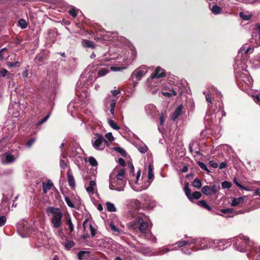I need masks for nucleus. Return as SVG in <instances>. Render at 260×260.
Here are the masks:
<instances>
[{
	"instance_id": "f257e3e1",
	"label": "nucleus",
	"mask_w": 260,
	"mask_h": 260,
	"mask_svg": "<svg viewBox=\"0 0 260 260\" xmlns=\"http://www.w3.org/2000/svg\"><path fill=\"white\" fill-rule=\"evenodd\" d=\"M240 52H239L238 56L236 57L234 65L235 76L239 83L245 88H250L252 85L253 80L246 70L245 61L240 60Z\"/></svg>"
},
{
	"instance_id": "f03ea898",
	"label": "nucleus",
	"mask_w": 260,
	"mask_h": 260,
	"mask_svg": "<svg viewBox=\"0 0 260 260\" xmlns=\"http://www.w3.org/2000/svg\"><path fill=\"white\" fill-rule=\"evenodd\" d=\"M135 218V220L129 222L128 226L130 230L138 233L139 237L150 230L152 224L147 216L139 214Z\"/></svg>"
},
{
	"instance_id": "7ed1b4c3",
	"label": "nucleus",
	"mask_w": 260,
	"mask_h": 260,
	"mask_svg": "<svg viewBox=\"0 0 260 260\" xmlns=\"http://www.w3.org/2000/svg\"><path fill=\"white\" fill-rule=\"evenodd\" d=\"M153 170V166L151 164H149L148 166V179L142 184H141L139 182V179L141 176V170L139 169L137 172V176L135 182L133 183L129 182L131 188L134 191L137 192L141 191L143 190L147 189L154 179V174Z\"/></svg>"
},
{
	"instance_id": "20e7f679",
	"label": "nucleus",
	"mask_w": 260,
	"mask_h": 260,
	"mask_svg": "<svg viewBox=\"0 0 260 260\" xmlns=\"http://www.w3.org/2000/svg\"><path fill=\"white\" fill-rule=\"evenodd\" d=\"M234 246L235 248L238 251L241 252H244L249 251V253H247V256L250 257V253L252 252V250L254 249V247L251 245V242L249 241L248 237L246 236L239 237L233 239Z\"/></svg>"
},
{
	"instance_id": "39448f33",
	"label": "nucleus",
	"mask_w": 260,
	"mask_h": 260,
	"mask_svg": "<svg viewBox=\"0 0 260 260\" xmlns=\"http://www.w3.org/2000/svg\"><path fill=\"white\" fill-rule=\"evenodd\" d=\"M47 213L48 215L51 216V223L52 228L55 229H59L62 224V218L63 214L58 208L50 206L47 209Z\"/></svg>"
},
{
	"instance_id": "423d86ee",
	"label": "nucleus",
	"mask_w": 260,
	"mask_h": 260,
	"mask_svg": "<svg viewBox=\"0 0 260 260\" xmlns=\"http://www.w3.org/2000/svg\"><path fill=\"white\" fill-rule=\"evenodd\" d=\"M183 92V87L182 85L180 83H177L176 85L172 86L171 87H165L163 88L162 94L164 96L168 98H171L175 96L177 94L182 95Z\"/></svg>"
},
{
	"instance_id": "0eeeda50",
	"label": "nucleus",
	"mask_w": 260,
	"mask_h": 260,
	"mask_svg": "<svg viewBox=\"0 0 260 260\" xmlns=\"http://www.w3.org/2000/svg\"><path fill=\"white\" fill-rule=\"evenodd\" d=\"M69 155L75 161L79 162L83 160V150L78 145H73L69 150Z\"/></svg>"
},
{
	"instance_id": "6e6552de",
	"label": "nucleus",
	"mask_w": 260,
	"mask_h": 260,
	"mask_svg": "<svg viewBox=\"0 0 260 260\" xmlns=\"http://www.w3.org/2000/svg\"><path fill=\"white\" fill-rule=\"evenodd\" d=\"M92 144L96 150H102L108 144V142L102 135L96 134L95 137L92 139Z\"/></svg>"
},
{
	"instance_id": "1a4fd4ad",
	"label": "nucleus",
	"mask_w": 260,
	"mask_h": 260,
	"mask_svg": "<svg viewBox=\"0 0 260 260\" xmlns=\"http://www.w3.org/2000/svg\"><path fill=\"white\" fill-rule=\"evenodd\" d=\"M19 156V152L18 150H11L7 152L4 154V159H3V163L5 165H9L12 164L18 158Z\"/></svg>"
},
{
	"instance_id": "9d476101",
	"label": "nucleus",
	"mask_w": 260,
	"mask_h": 260,
	"mask_svg": "<svg viewBox=\"0 0 260 260\" xmlns=\"http://www.w3.org/2000/svg\"><path fill=\"white\" fill-rule=\"evenodd\" d=\"M199 246L197 250H206L210 248H215V240L209 239L207 238H199Z\"/></svg>"
},
{
	"instance_id": "9b49d317",
	"label": "nucleus",
	"mask_w": 260,
	"mask_h": 260,
	"mask_svg": "<svg viewBox=\"0 0 260 260\" xmlns=\"http://www.w3.org/2000/svg\"><path fill=\"white\" fill-rule=\"evenodd\" d=\"M118 100V98L112 97L110 94L107 95L104 100V104L105 110L110 109V112L112 115L114 114V108Z\"/></svg>"
},
{
	"instance_id": "f8f14e48",
	"label": "nucleus",
	"mask_w": 260,
	"mask_h": 260,
	"mask_svg": "<svg viewBox=\"0 0 260 260\" xmlns=\"http://www.w3.org/2000/svg\"><path fill=\"white\" fill-rule=\"evenodd\" d=\"M126 183V181H119L112 178L110 180L109 188L112 190L122 191L124 190Z\"/></svg>"
},
{
	"instance_id": "ddd939ff",
	"label": "nucleus",
	"mask_w": 260,
	"mask_h": 260,
	"mask_svg": "<svg viewBox=\"0 0 260 260\" xmlns=\"http://www.w3.org/2000/svg\"><path fill=\"white\" fill-rule=\"evenodd\" d=\"M137 52L134 49H132L131 51V56L129 57V59H127L125 61V66L121 67H111L110 69L112 71L114 72H119L122 71V70L126 69L129 64H131L132 62L135 59L136 57Z\"/></svg>"
},
{
	"instance_id": "4468645a",
	"label": "nucleus",
	"mask_w": 260,
	"mask_h": 260,
	"mask_svg": "<svg viewBox=\"0 0 260 260\" xmlns=\"http://www.w3.org/2000/svg\"><path fill=\"white\" fill-rule=\"evenodd\" d=\"M219 189V185L212 184L211 186L208 185L204 186L202 188V191L205 195L211 196L216 194Z\"/></svg>"
},
{
	"instance_id": "2eb2a0df",
	"label": "nucleus",
	"mask_w": 260,
	"mask_h": 260,
	"mask_svg": "<svg viewBox=\"0 0 260 260\" xmlns=\"http://www.w3.org/2000/svg\"><path fill=\"white\" fill-rule=\"evenodd\" d=\"M140 202L137 199H132L129 202V206L134 208V210H130L128 212V215H131L132 217H136V215L139 214H141V213H138L137 212V210L140 207Z\"/></svg>"
},
{
	"instance_id": "dca6fc26",
	"label": "nucleus",
	"mask_w": 260,
	"mask_h": 260,
	"mask_svg": "<svg viewBox=\"0 0 260 260\" xmlns=\"http://www.w3.org/2000/svg\"><path fill=\"white\" fill-rule=\"evenodd\" d=\"M143 69H146L145 67L141 66L133 72L131 74L130 79L132 80L135 79L136 81H140L143 76L147 73V71H144L142 70Z\"/></svg>"
},
{
	"instance_id": "f3484780",
	"label": "nucleus",
	"mask_w": 260,
	"mask_h": 260,
	"mask_svg": "<svg viewBox=\"0 0 260 260\" xmlns=\"http://www.w3.org/2000/svg\"><path fill=\"white\" fill-rule=\"evenodd\" d=\"M232 239H227V240H215V248H217L219 250H223L226 249L228 246H226V244H231L232 243Z\"/></svg>"
},
{
	"instance_id": "a211bd4d",
	"label": "nucleus",
	"mask_w": 260,
	"mask_h": 260,
	"mask_svg": "<svg viewBox=\"0 0 260 260\" xmlns=\"http://www.w3.org/2000/svg\"><path fill=\"white\" fill-rule=\"evenodd\" d=\"M87 77H83V76H82L80 79V82H86V83L85 84H84V85L86 86V87H88L89 85L92 84V83H93V82L94 81V80H95V75L93 74V73H89V75H88V78L86 79Z\"/></svg>"
},
{
	"instance_id": "6ab92c4d",
	"label": "nucleus",
	"mask_w": 260,
	"mask_h": 260,
	"mask_svg": "<svg viewBox=\"0 0 260 260\" xmlns=\"http://www.w3.org/2000/svg\"><path fill=\"white\" fill-rule=\"evenodd\" d=\"M166 75L165 70L160 67H157L155 69L154 72L151 76V79L152 80L159 79L165 77Z\"/></svg>"
},
{
	"instance_id": "aec40b11",
	"label": "nucleus",
	"mask_w": 260,
	"mask_h": 260,
	"mask_svg": "<svg viewBox=\"0 0 260 260\" xmlns=\"http://www.w3.org/2000/svg\"><path fill=\"white\" fill-rule=\"evenodd\" d=\"M85 187L88 194H93L95 193V189L96 187L95 181L90 180L88 184H85Z\"/></svg>"
},
{
	"instance_id": "412c9836",
	"label": "nucleus",
	"mask_w": 260,
	"mask_h": 260,
	"mask_svg": "<svg viewBox=\"0 0 260 260\" xmlns=\"http://www.w3.org/2000/svg\"><path fill=\"white\" fill-rule=\"evenodd\" d=\"M13 104H10L8 108V111L12 116L15 118H17L20 116L21 111L18 110V108L13 107Z\"/></svg>"
},
{
	"instance_id": "4be33fe9",
	"label": "nucleus",
	"mask_w": 260,
	"mask_h": 260,
	"mask_svg": "<svg viewBox=\"0 0 260 260\" xmlns=\"http://www.w3.org/2000/svg\"><path fill=\"white\" fill-rule=\"evenodd\" d=\"M90 254V251L80 250L77 253V257L79 260H88L91 258Z\"/></svg>"
},
{
	"instance_id": "5701e85b",
	"label": "nucleus",
	"mask_w": 260,
	"mask_h": 260,
	"mask_svg": "<svg viewBox=\"0 0 260 260\" xmlns=\"http://www.w3.org/2000/svg\"><path fill=\"white\" fill-rule=\"evenodd\" d=\"M140 237L144 238L154 243H156L157 241L156 238L152 234V233L150 232V230L145 233V234L141 235L140 236Z\"/></svg>"
},
{
	"instance_id": "b1692460",
	"label": "nucleus",
	"mask_w": 260,
	"mask_h": 260,
	"mask_svg": "<svg viewBox=\"0 0 260 260\" xmlns=\"http://www.w3.org/2000/svg\"><path fill=\"white\" fill-rule=\"evenodd\" d=\"M254 31L252 34V37L253 38L255 36H256V33L258 35V40L256 41L255 47H258L260 45V24L257 23L255 25L254 28H253Z\"/></svg>"
},
{
	"instance_id": "393cba45",
	"label": "nucleus",
	"mask_w": 260,
	"mask_h": 260,
	"mask_svg": "<svg viewBox=\"0 0 260 260\" xmlns=\"http://www.w3.org/2000/svg\"><path fill=\"white\" fill-rule=\"evenodd\" d=\"M145 110L148 115L153 117L156 112V107L153 104H149L145 107Z\"/></svg>"
},
{
	"instance_id": "a878e982",
	"label": "nucleus",
	"mask_w": 260,
	"mask_h": 260,
	"mask_svg": "<svg viewBox=\"0 0 260 260\" xmlns=\"http://www.w3.org/2000/svg\"><path fill=\"white\" fill-rule=\"evenodd\" d=\"M109 226L115 235L119 236L123 233V231L115 225L113 221L110 223Z\"/></svg>"
},
{
	"instance_id": "bb28decb",
	"label": "nucleus",
	"mask_w": 260,
	"mask_h": 260,
	"mask_svg": "<svg viewBox=\"0 0 260 260\" xmlns=\"http://www.w3.org/2000/svg\"><path fill=\"white\" fill-rule=\"evenodd\" d=\"M61 244L67 250H70L75 244V242L73 240H69L68 238H66L64 241L61 242Z\"/></svg>"
},
{
	"instance_id": "cd10ccee",
	"label": "nucleus",
	"mask_w": 260,
	"mask_h": 260,
	"mask_svg": "<svg viewBox=\"0 0 260 260\" xmlns=\"http://www.w3.org/2000/svg\"><path fill=\"white\" fill-rule=\"evenodd\" d=\"M183 106L182 105H179L175 110L171 116L172 119L175 121L182 114Z\"/></svg>"
},
{
	"instance_id": "c85d7f7f",
	"label": "nucleus",
	"mask_w": 260,
	"mask_h": 260,
	"mask_svg": "<svg viewBox=\"0 0 260 260\" xmlns=\"http://www.w3.org/2000/svg\"><path fill=\"white\" fill-rule=\"evenodd\" d=\"M13 107L18 108L22 114L24 110L27 107V103L25 101H22L18 103L15 102L13 104Z\"/></svg>"
},
{
	"instance_id": "c756f323",
	"label": "nucleus",
	"mask_w": 260,
	"mask_h": 260,
	"mask_svg": "<svg viewBox=\"0 0 260 260\" xmlns=\"http://www.w3.org/2000/svg\"><path fill=\"white\" fill-rule=\"evenodd\" d=\"M67 178H68V181L69 183V185L71 187H74L75 186V181L74 177L72 174V173L68 171L67 172Z\"/></svg>"
},
{
	"instance_id": "7c9ffc66",
	"label": "nucleus",
	"mask_w": 260,
	"mask_h": 260,
	"mask_svg": "<svg viewBox=\"0 0 260 260\" xmlns=\"http://www.w3.org/2000/svg\"><path fill=\"white\" fill-rule=\"evenodd\" d=\"M53 185V183L50 180H48L47 182H43L42 183L43 192L46 193L47 192V190L50 189Z\"/></svg>"
},
{
	"instance_id": "2f4dec72",
	"label": "nucleus",
	"mask_w": 260,
	"mask_h": 260,
	"mask_svg": "<svg viewBox=\"0 0 260 260\" xmlns=\"http://www.w3.org/2000/svg\"><path fill=\"white\" fill-rule=\"evenodd\" d=\"M82 45L84 48H94L95 47V45L93 42L86 39L82 40Z\"/></svg>"
},
{
	"instance_id": "473e14b6",
	"label": "nucleus",
	"mask_w": 260,
	"mask_h": 260,
	"mask_svg": "<svg viewBox=\"0 0 260 260\" xmlns=\"http://www.w3.org/2000/svg\"><path fill=\"white\" fill-rule=\"evenodd\" d=\"M124 174H125V170L123 169H121L118 171V172L116 174L115 177L113 178L116 179L118 180L121 181H126L124 179Z\"/></svg>"
},
{
	"instance_id": "72a5a7b5",
	"label": "nucleus",
	"mask_w": 260,
	"mask_h": 260,
	"mask_svg": "<svg viewBox=\"0 0 260 260\" xmlns=\"http://www.w3.org/2000/svg\"><path fill=\"white\" fill-rule=\"evenodd\" d=\"M199 238L189 237V239L186 240L187 245L194 244L197 247L196 248V250H197V248H198L199 246Z\"/></svg>"
},
{
	"instance_id": "f704fd0d",
	"label": "nucleus",
	"mask_w": 260,
	"mask_h": 260,
	"mask_svg": "<svg viewBox=\"0 0 260 260\" xmlns=\"http://www.w3.org/2000/svg\"><path fill=\"white\" fill-rule=\"evenodd\" d=\"M89 229L90 231V235L92 237H94L96 234L97 226L93 222H90L89 224Z\"/></svg>"
},
{
	"instance_id": "c9c22d12",
	"label": "nucleus",
	"mask_w": 260,
	"mask_h": 260,
	"mask_svg": "<svg viewBox=\"0 0 260 260\" xmlns=\"http://www.w3.org/2000/svg\"><path fill=\"white\" fill-rule=\"evenodd\" d=\"M66 219L67 223L68 225L69 229H70V232L72 233L74 231V225L72 223L71 217L70 214H68L66 216Z\"/></svg>"
},
{
	"instance_id": "e433bc0d",
	"label": "nucleus",
	"mask_w": 260,
	"mask_h": 260,
	"mask_svg": "<svg viewBox=\"0 0 260 260\" xmlns=\"http://www.w3.org/2000/svg\"><path fill=\"white\" fill-rule=\"evenodd\" d=\"M244 198L241 197L237 198H234L232 200V202L231 203L232 206H236L238 205L243 203Z\"/></svg>"
},
{
	"instance_id": "4c0bfd02",
	"label": "nucleus",
	"mask_w": 260,
	"mask_h": 260,
	"mask_svg": "<svg viewBox=\"0 0 260 260\" xmlns=\"http://www.w3.org/2000/svg\"><path fill=\"white\" fill-rule=\"evenodd\" d=\"M197 204L199 206L207 209L208 211H211L212 210L211 207L210 206L208 205V204L206 202V201H205V200L199 201L197 203Z\"/></svg>"
},
{
	"instance_id": "58836bf2",
	"label": "nucleus",
	"mask_w": 260,
	"mask_h": 260,
	"mask_svg": "<svg viewBox=\"0 0 260 260\" xmlns=\"http://www.w3.org/2000/svg\"><path fill=\"white\" fill-rule=\"evenodd\" d=\"M6 123H8L6 127L7 129L9 131L10 134H12L13 133V129L15 128L16 126L15 123L11 121H7Z\"/></svg>"
},
{
	"instance_id": "ea45409f",
	"label": "nucleus",
	"mask_w": 260,
	"mask_h": 260,
	"mask_svg": "<svg viewBox=\"0 0 260 260\" xmlns=\"http://www.w3.org/2000/svg\"><path fill=\"white\" fill-rule=\"evenodd\" d=\"M251 50H253V48L248 47L246 50H245L244 48L243 49V48H241L240 50L238 52H240V60H241V61L244 60L246 62V60L244 58L242 59L241 56H242V55L243 54L242 52L244 51L245 52V55H247V54L248 53H249L250 51ZM238 54H239V53H238V55H237V57L238 56Z\"/></svg>"
},
{
	"instance_id": "a19ab883",
	"label": "nucleus",
	"mask_w": 260,
	"mask_h": 260,
	"mask_svg": "<svg viewBox=\"0 0 260 260\" xmlns=\"http://www.w3.org/2000/svg\"><path fill=\"white\" fill-rule=\"evenodd\" d=\"M210 9L212 11V13H213L215 15H218L220 14L221 11V8L217 5H214L211 8L210 7Z\"/></svg>"
},
{
	"instance_id": "79ce46f5",
	"label": "nucleus",
	"mask_w": 260,
	"mask_h": 260,
	"mask_svg": "<svg viewBox=\"0 0 260 260\" xmlns=\"http://www.w3.org/2000/svg\"><path fill=\"white\" fill-rule=\"evenodd\" d=\"M176 249L175 248H174V249H169L166 247H162L161 248H160L157 252V254H165L167 252H168L172 250H176Z\"/></svg>"
},
{
	"instance_id": "37998d69",
	"label": "nucleus",
	"mask_w": 260,
	"mask_h": 260,
	"mask_svg": "<svg viewBox=\"0 0 260 260\" xmlns=\"http://www.w3.org/2000/svg\"><path fill=\"white\" fill-rule=\"evenodd\" d=\"M137 149L139 150V151L141 153H145L148 150V147L144 144L138 145L137 146Z\"/></svg>"
},
{
	"instance_id": "c03bdc74",
	"label": "nucleus",
	"mask_w": 260,
	"mask_h": 260,
	"mask_svg": "<svg viewBox=\"0 0 260 260\" xmlns=\"http://www.w3.org/2000/svg\"><path fill=\"white\" fill-rule=\"evenodd\" d=\"M66 142H64V141L62 142V143L60 145V146L59 147V148L60 149V158H66L67 156V154L65 153L64 150H63V147L64 145H66Z\"/></svg>"
},
{
	"instance_id": "a18cd8bd",
	"label": "nucleus",
	"mask_w": 260,
	"mask_h": 260,
	"mask_svg": "<svg viewBox=\"0 0 260 260\" xmlns=\"http://www.w3.org/2000/svg\"><path fill=\"white\" fill-rule=\"evenodd\" d=\"M79 12V9H76L75 7H72L71 9L69 11V13L74 18H75Z\"/></svg>"
},
{
	"instance_id": "49530a36",
	"label": "nucleus",
	"mask_w": 260,
	"mask_h": 260,
	"mask_svg": "<svg viewBox=\"0 0 260 260\" xmlns=\"http://www.w3.org/2000/svg\"><path fill=\"white\" fill-rule=\"evenodd\" d=\"M107 209L109 212H115L116 211V208L115 205L110 202H107L106 203Z\"/></svg>"
},
{
	"instance_id": "de8ad7c7",
	"label": "nucleus",
	"mask_w": 260,
	"mask_h": 260,
	"mask_svg": "<svg viewBox=\"0 0 260 260\" xmlns=\"http://www.w3.org/2000/svg\"><path fill=\"white\" fill-rule=\"evenodd\" d=\"M184 190V191H185V194H186V197H187V198L188 199H189L191 197V194L190 193V192H191L190 189L189 188V184H188V183H186L185 184Z\"/></svg>"
},
{
	"instance_id": "09e8293b",
	"label": "nucleus",
	"mask_w": 260,
	"mask_h": 260,
	"mask_svg": "<svg viewBox=\"0 0 260 260\" xmlns=\"http://www.w3.org/2000/svg\"><path fill=\"white\" fill-rule=\"evenodd\" d=\"M201 193L199 191H196L192 193L191 195V197L189 199L190 201H192L193 199H199L201 197Z\"/></svg>"
},
{
	"instance_id": "8fccbe9b",
	"label": "nucleus",
	"mask_w": 260,
	"mask_h": 260,
	"mask_svg": "<svg viewBox=\"0 0 260 260\" xmlns=\"http://www.w3.org/2000/svg\"><path fill=\"white\" fill-rule=\"evenodd\" d=\"M88 162L89 164L92 167H96L98 166V162L95 158L92 156H90L88 158Z\"/></svg>"
},
{
	"instance_id": "3c124183",
	"label": "nucleus",
	"mask_w": 260,
	"mask_h": 260,
	"mask_svg": "<svg viewBox=\"0 0 260 260\" xmlns=\"http://www.w3.org/2000/svg\"><path fill=\"white\" fill-rule=\"evenodd\" d=\"M192 185L194 187L200 188L202 186L201 181L198 178H196L192 183Z\"/></svg>"
},
{
	"instance_id": "603ef678",
	"label": "nucleus",
	"mask_w": 260,
	"mask_h": 260,
	"mask_svg": "<svg viewBox=\"0 0 260 260\" xmlns=\"http://www.w3.org/2000/svg\"><path fill=\"white\" fill-rule=\"evenodd\" d=\"M197 164L198 166L203 170L207 172V173L210 172V171L209 170L206 164L204 163L201 162V161H198Z\"/></svg>"
},
{
	"instance_id": "864d4df0",
	"label": "nucleus",
	"mask_w": 260,
	"mask_h": 260,
	"mask_svg": "<svg viewBox=\"0 0 260 260\" xmlns=\"http://www.w3.org/2000/svg\"><path fill=\"white\" fill-rule=\"evenodd\" d=\"M18 24H19V25L20 26V27L22 29L25 28L27 26V24L26 21L24 19H21L19 20Z\"/></svg>"
},
{
	"instance_id": "5fc2aeb1",
	"label": "nucleus",
	"mask_w": 260,
	"mask_h": 260,
	"mask_svg": "<svg viewBox=\"0 0 260 260\" xmlns=\"http://www.w3.org/2000/svg\"><path fill=\"white\" fill-rule=\"evenodd\" d=\"M108 123L109 125L114 129L118 130L120 128V127L117 125L115 122L112 120H109L108 121Z\"/></svg>"
},
{
	"instance_id": "6e6d98bb",
	"label": "nucleus",
	"mask_w": 260,
	"mask_h": 260,
	"mask_svg": "<svg viewBox=\"0 0 260 260\" xmlns=\"http://www.w3.org/2000/svg\"><path fill=\"white\" fill-rule=\"evenodd\" d=\"M7 65L9 68L17 67L20 66V62L18 61L9 62L7 63Z\"/></svg>"
},
{
	"instance_id": "4d7b16f0",
	"label": "nucleus",
	"mask_w": 260,
	"mask_h": 260,
	"mask_svg": "<svg viewBox=\"0 0 260 260\" xmlns=\"http://www.w3.org/2000/svg\"><path fill=\"white\" fill-rule=\"evenodd\" d=\"M108 73V70L106 68H102L98 71V75L100 77L105 76Z\"/></svg>"
},
{
	"instance_id": "13d9d810",
	"label": "nucleus",
	"mask_w": 260,
	"mask_h": 260,
	"mask_svg": "<svg viewBox=\"0 0 260 260\" xmlns=\"http://www.w3.org/2000/svg\"><path fill=\"white\" fill-rule=\"evenodd\" d=\"M231 186L232 184L230 182L226 181H224L221 183V186L223 189H229L231 187Z\"/></svg>"
},
{
	"instance_id": "bf43d9fd",
	"label": "nucleus",
	"mask_w": 260,
	"mask_h": 260,
	"mask_svg": "<svg viewBox=\"0 0 260 260\" xmlns=\"http://www.w3.org/2000/svg\"><path fill=\"white\" fill-rule=\"evenodd\" d=\"M240 16L244 20H249L251 18V15L245 14L243 12H240Z\"/></svg>"
},
{
	"instance_id": "052dcab7",
	"label": "nucleus",
	"mask_w": 260,
	"mask_h": 260,
	"mask_svg": "<svg viewBox=\"0 0 260 260\" xmlns=\"http://www.w3.org/2000/svg\"><path fill=\"white\" fill-rule=\"evenodd\" d=\"M203 93L205 95L206 100L208 102V106H210L211 105H212V100L209 94L208 93H207L206 91H204Z\"/></svg>"
},
{
	"instance_id": "680f3d73",
	"label": "nucleus",
	"mask_w": 260,
	"mask_h": 260,
	"mask_svg": "<svg viewBox=\"0 0 260 260\" xmlns=\"http://www.w3.org/2000/svg\"><path fill=\"white\" fill-rule=\"evenodd\" d=\"M64 200L66 204L68 205L69 207L72 208H75L74 204L72 202L69 198H68V197H66L64 198Z\"/></svg>"
},
{
	"instance_id": "e2e57ef3",
	"label": "nucleus",
	"mask_w": 260,
	"mask_h": 260,
	"mask_svg": "<svg viewBox=\"0 0 260 260\" xmlns=\"http://www.w3.org/2000/svg\"><path fill=\"white\" fill-rule=\"evenodd\" d=\"M221 212L224 214H233L235 211L233 209L228 208L221 209Z\"/></svg>"
},
{
	"instance_id": "0e129e2a",
	"label": "nucleus",
	"mask_w": 260,
	"mask_h": 260,
	"mask_svg": "<svg viewBox=\"0 0 260 260\" xmlns=\"http://www.w3.org/2000/svg\"><path fill=\"white\" fill-rule=\"evenodd\" d=\"M50 116V113L46 115L41 120L39 121L37 123V125H40L47 121Z\"/></svg>"
},
{
	"instance_id": "69168bd1",
	"label": "nucleus",
	"mask_w": 260,
	"mask_h": 260,
	"mask_svg": "<svg viewBox=\"0 0 260 260\" xmlns=\"http://www.w3.org/2000/svg\"><path fill=\"white\" fill-rule=\"evenodd\" d=\"M115 150L120 153L123 156H126V152L123 148L121 147H116L115 148Z\"/></svg>"
},
{
	"instance_id": "338daca9",
	"label": "nucleus",
	"mask_w": 260,
	"mask_h": 260,
	"mask_svg": "<svg viewBox=\"0 0 260 260\" xmlns=\"http://www.w3.org/2000/svg\"><path fill=\"white\" fill-rule=\"evenodd\" d=\"M35 141L36 139L35 138L29 139L26 143V146L28 148H30Z\"/></svg>"
},
{
	"instance_id": "774afa93",
	"label": "nucleus",
	"mask_w": 260,
	"mask_h": 260,
	"mask_svg": "<svg viewBox=\"0 0 260 260\" xmlns=\"http://www.w3.org/2000/svg\"><path fill=\"white\" fill-rule=\"evenodd\" d=\"M178 247H184L187 245L186 240H180L176 243Z\"/></svg>"
}]
</instances>
